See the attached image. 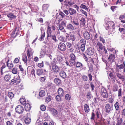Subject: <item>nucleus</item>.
<instances>
[{
    "label": "nucleus",
    "instance_id": "obj_5",
    "mask_svg": "<svg viewBox=\"0 0 125 125\" xmlns=\"http://www.w3.org/2000/svg\"><path fill=\"white\" fill-rule=\"evenodd\" d=\"M27 73H29L31 74L32 75H35L34 72L35 70L34 68L32 66L28 67L27 68Z\"/></svg>",
    "mask_w": 125,
    "mask_h": 125
},
{
    "label": "nucleus",
    "instance_id": "obj_53",
    "mask_svg": "<svg viewBox=\"0 0 125 125\" xmlns=\"http://www.w3.org/2000/svg\"><path fill=\"white\" fill-rule=\"evenodd\" d=\"M109 23H108V24L105 23L104 24V26L105 27L106 29L107 30H108L109 28Z\"/></svg>",
    "mask_w": 125,
    "mask_h": 125
},
{
    "label": "nucleus",
    "instance_id": "obj_30",
    "mask_svg": "<svg viewBox=\"0 0 125 125\" xmlns=\"http://www.w3.org/2000/svg\"><path fill=\"white\" fill-rule=\"evenodd\" d=\"M22 60L25 63H26L28 59L26 55H24L22 56Z\"/></svg>",
    "mask_w": 125,
    "mask_h": 125
},
{
    "label": "nucleus",
    "instance_id": "obj_7",
    "mask_svg": "<svg viewBox=\"0 0 125 125\" xmlns=\"http://www.w3.org/2000/svg\"><path fill=\"white\" fill-rule=\"evenodd\" d=\"M52 31L51 30V28L49 26H48L47 30V39L48 40H49V38L51 36V33Z\"/></svg>",
    "mask_w": 125,
    "mask_h": 125
},
{
    "label": "nucleus",
    "instance_id": "obj_23",
    "mask_svg": "<svg viewBox=\"0 0 125 125\" xmlns=\"http://www.w3.org/2000/svg\"><path fill=\"white\" fill-rule=\"evenodd\" d=\"M58 93L59 95L62 97L63 95L64 92L63 89L62 88H59L58 90Z\"/></svg>",
    "mask_w": 125,
    "mask_h": 125
},
{
    "label": "nucleus",
    "instance_id": "obj_42",
    "mask_svg": "<svg viewBox=\"0 0 125 125\" xmlns=\"http://www.w3.org/2000/svg\"><path fill=\"white\" fill-rule=\"evenodd\" d=\"M41 33H42V31L41 29ZM43 34H42L41 36L40 37V40H41L40 41H41L43 40V39L44 38V37L45 36V32H44V31H43Z\"/></svg>",
    "mask_w": 125,
    "mask_h": 125
},
{
    "label": "nucleus",
    "instance_id": "obj_55",
    "mask_svg": "<svg viewBox=\"0 0 125 125\" xmlns=\"http://www.w3.org/2000/svg\"><path fill=\"white\" fill-rule=\"evenodd\" d=\"M82 65V64L81 62H77L76 64V66L77 67H79Z\"/></svg>",
    "mask_w": 125,
    "mask_h": 125
},
{
    "label": "nucleus",
    "instance_id": "obj_24",
    "mask_svg": "<svg viewBox=\"0 0 125 125\" xmlns=\"http://www.w3.org/2000/svg\"><path fill=\"white\" fill-rule=\"evenodd\" d=\"M2 66L1 68L0 73L1 75L3 74V69H4L6 67L5 64V63H3L2 61H1L0 62Z\"/></svg>",
    "mask_w": 125,
    "mask_h": 125
},
{
    "label": "nucleus",
    "instance_id": "obj_34",
    "mask_svg": "<svg viewBox=\"0 0 125 125\" xmlns=\"http://www.w3.org/2000/svg\"><path fill=\"white\" fill-rule=\"evenodd\" d=\"M20 103L22 105H24L26 103V101L23 98H21L20 99Z\"/></svg>",
    "mask_w": 125,
    "mask_h": 125
},
{
    "label": "nucleus",
    "instance_id": "obj_49",
    "mask_svg": "<svg viewBox=\"0 0 125 125\" xmlns=\"http://www.w3.org/2000/svg\"><path fill=\"white\" fill-rule=\"evenodd\" d=\"M122 122V119L121 118L119 120H118L116 125H120Z\"/></svg>",
    "mask_w": 125,
    "mask_h": 125
},
{
    "label": "nucleus",
    "instance_id": "obj_35",
    "mask_svg": "<svg viewBox=\"0 0 125 125\" xmlns=\"http://www.w3.org/2000/svg\"><path fill=\"white\" fill-rule=\"evenodd\" d=\"M75 60L70 59V63L72 66H73L75 65Z\"/></svg>",
    "mask_w": 125,
    "mask_h": 125
},
{
    "label": "nucleus",
    "instance_id": "obj_10",
    "mask_svg": "<svg viewBox=\"0 0 125 125\" xmlns=\"http://www.w3.org/2000/svg\"><path fill=\"white\" fill-rule=\"evenodd\" d=\"M52 69L53 72L57 73L60 70V67L56 65H54L52 67Z\"/></svg>",
    "mask_w": 125,
    "mask_h": 125
},
{
    "label": "nucleus",
    "instance_id": "obj_59",
    "mask_svg": "<svg viewBox=\"0 0 125 125\" xmlns=\"http://www.w3.org/2000/svg\"><path fill=\"white\" fill-rule=\"evenodd\" d=\"M90 85L91 88V90L92 91H93L95 86L94 84L92 82L90 83Z\"/></svg>",
    "mask_w": 125,
    "mask_h": 125
},
{
    "label": "nucleus",
    "instance_id": "obj_31",
    "mask_svg": "<svg viewBox=\"0 0 125 125\" xmlns=\"http://www.w3.org/2000/svg\"><path fill=\"white\" fill-rule=\"evenodd\" d=\"M25 108L26 111H29L31 109V106L28 103L25 104Z\"/></svg>",
    "mask_w": 125,
    "mask_h": 125
},
{
    "label": "nucleus",
    "instance_id": "obj_19",
    "mask_svg": "<svg viewBox=\"0 0 125 125\" xmlns=\"http://www.w3.org/2000/svg\"><path fill=\"white\" fill-rule=\"evenodd\" d=\"M84 110L86 113H88L90 111L89 105L87 104H85L84 105Z\"/></svg>",
    "mask_w": 125,
    "mask_h": 125
},
{
    "label": "nucleus",
    "instance_id": "obj_51",
    "mask_svg": "<svg viewBox=\"0 0 125 125\" xmlns=\"http://www.w3.org/2000/svg\"><path fill=\"white\" fill-rule=\"evenodd\" d=\"M80 42L82 44L81 45H85L86 44V41L85 40L83 39H81L80 41Z\"/></svg>",
    "mask_w": 125,
    "mask_h": 125
},
{
    "label": "nucleus",
    "instance_id": "obj_40",
    "mask_svg": "<svg viewBox=\"0 0 125 125\" xmlns=\"http://www.w3.org/2000/svg\"><path fill=\"white\" fill-rule=\"evenodd\" d=\"M9 97L10 99L12 98L14 96V94L11 92H9L8 94Z\"/></svg>",
    "mask_w": 125,
    "mask_h": 125
},
{
    "label": "nucleus",
    "instance_id": "obj_33",
    "mask_svg": "<svg viewBox=\"0 0 125 125\" xmlns=\"http://www.w3.org/2000/svg\"><path fill=\"white\" fill-rule=\"evenodd\" d=\"M43 73V70L42 69H38L37 70V75H40L42 74Z\"/></svg>",
    "mask_w": 125,
    "mask_h": 125
},
{
    "label": "nucleus",
    "instance_id": "obj_45",
    "mask_svg": "<svg viewBox=\"0 0 125 125\" xmlns=\"http://www.w3.org/2000/svg\"><path fill=\"white\" fill-rule=\"evenodd\" d=\"M105 56L104 55L102 56V60L103 61V62L106 63L107 65V64L108 63V62L105 59Z\"/></svg>",
    "mask_w": 125,
    "mask_h": 125
},
{
    "label": "nucleus",
    "instance_id": "obj_16",
    "mask_svg": "<svg viewBox=\"0 0 125 125\" xmlns=\"http://www.w3.org/2000/svg\"><path fill=\"white\" fill-rule=\"evenodd\" d=\"M117 76L120 79L122 80L123 81L124 80V78L123 76L121 75L120 73H119L118 72H117L116 73Z\"/></svg>",
    "mask_w": 125,
    "mask_h": 125
},
{
    "label": "nucleus",
    "instance_id": "obj_39",
    "mask_svg": "<svg viewBox=\"0 0 125 125\" xmlns=\"http://www.w3.org/2000/svg\"><path fill=\"white\" fill-rule=\"evenodd\" d=\"M80 7L81 8L85 9L86 10H88V9L87 7L85 5L83 4L80 5Z\"/></svg>",
    "mask_w": 125,
    "mask_h": 125
},
{
    "label": "nucleus",
    "instance_id": "obj_43",
    "mask_svg": "<svg viewBox=\"0 0 125 125\" xmlns=\"http://www.w3.org/2000/svg\"><path fill=\"white\" fill-rule=\"evenodd\" d=\"M59 39L60 41L63 42H65L64 38L62 36H60L59 37Z\"/></svg>",
    "mask_w": 125,
    "mask_h": 125
},
{
    "label": "nucleus",
    "instance_id": "obj_6",
    "mask_svg": "<svg viewBox=\"0 0 125 125\" xmlns=\"http://www.w3.org/2000/svg\"><path fill=\"white\" fill-rule=\"evenodd\" d=\"M105 112L107 113L110 112L111 110H113L112 106L111 107L109 104H107L105 106Z\"/></svg>",
    "mask_w": 125,
    "mask_h": 125
},
{
    "label": "nucleus",
    "instance_id": "obj_20",
    "mask_svg": "<svg viewBox=\"0 0 125 125\" xmlns=\"http://www.w3.org/2000/svg\"><path fill=\"white\" fill-rule=\"evenodd\" d=\"M9 59L7 61V66L8 67L9 69H11L13 66V65L12 62H9Z\"/></svg>",
    "mask_w": 125,
    "mask_h": 125
},
{
    "label": "nucleus",
    "instance_id": "obj_36",
    "mask_svg": "<svg viewBox=\"0 0 125 125\" xmlns=\"http://www.w3.org/2000/svg\"><path fill=\"white\" fill-rule=\"evenodd\" d=\"M95 113L96 115L97 116V118H99L100 117V113L99 111V109H96L95 111Z\"/></svg>",
    "mask_w": 125,
    "mask_h": 125
},
{
    "label": "nucleus",
    "instance_id": "obj_60",
    "mask_svg": "<svg viewBox=\"0 0 125 125\" xmlns=\"http://www.w3.org/2000/svg\"><path fill=\"white\" fill-rule=\"evenodd\" d=\"M85 45H81V49L82 52H84L85 50Z\"/></svg>",
    "mask_w": 125,
    "mask_h": 125
},
{
    "label": "nucleus",
    "instance_id": "obj_54",
    "mask_svg": "<svg viewBox=\"0 0 125 125\" xmlns=\"http://www.w3.org/2000/svg\"><path fill=\"white\" fill-rule=\"evenodd\" d=\"M27 55L28 56V60L29 61H30V60L31 59V55L30 52H29V51H27Z\"/></svg>",
    "mask_w": 125,
    "mask_h": 125
},
{
    "label": "nucleus",
    "instance_id": "obj_12",
    "mask_svg": "<svg viewBox=\"0 0 125 125\" xmlns=\"http://www.w3.org/2000/svg\"><path fill=\"white\" fill-rule=\"evenodd\" d=\"M10 19L12 20L14 19H15L16 18V16L12 12L10 13L7 15Z\"/></svg>",
    "mask_w": 125,
    "mask_h": 125
},
{
    "label": "nucleus",
    "instance_id": "obj_11",
    "mask_svg": "<svg viewBox=\"0 0 125 125\" xmlns=\"http://www.w3.org/2000/svg\"><path fill=\"white\" fill-rule=\"evenodd\" d=\"M83 35L84 38L86 40H88L90 38V35L87 32H85L83 34Z\"/></svg>",
    "mask_w": 125,
    "mask_h": 125
},
{
    "label": "nucleus",
    "instance_id": "obj_15",
    "mask_svg": "<svg viewBox=\"0 0 125 125\" xmlns=\"http://www.w3.org/2000/svg\"><path fill=\"white\" fill-rule=\"evenodd\" d=\"M11 78V75L9 74H6L4 77V81L6 82H8Z\"/></svg>",
    "mask_w": 125,
    "mask_h": 125
},
{
    "label": "nucleus",
    "instance_id": "obj_58",
    "mask_svg": "<svg viewBox=\"0 0 125 125\" xmlns=\"http://www.w3.org/2000/svg\"><path fill=\"white\" fill-rule=\"evenodd\" d=\"M52 38L55 42H56L57 41V39H56V37L55 35L52 36Z\"/></svg>",
    "mask_w": 125,
    "mask_h": 125
},
{
    "label": "nucleus",
    "instance_id": "obj_25",
    "mask_svg": "<svg viewBox=\"0 0 125 125\" xmlns=\"http://www.w3.org/2000/svg\"><path fill=\"white\" fill-rule=\"evenodd\" d=\"M45 95V91L43 90H41L39 93V96L41 97L44 96Z\"/></svg>",
    "mask_w": 125,
    "mask_h": 125
},
{
    "label": "nucleus",
    "instance_id": "obj_27",
    "mask_svg": "<svg viewBox=\"0 0 125 125\" xmlns=\"http://www.w3.org/2000/svg\"><path fill=\"white\" fill-rule=\"evenodd\" d=\"M54 83L57 85H59L61 83V81L58 78H56L54 80Z\"/></svg>",
    "mask_w": 125,
    "mask_h": 125
},
{
    "label": "nucleus",
    "instance_id": "obj_14",
    "mask_svg": "<svg viewBox=\"0 0 125 125\" xmlns=\"http://www.w3.org/2000/svg\"><path fill=\"white\" fill-rule=\"evenodd\" d=\"M59 75L63 79L66 78L67 76L66 73L63 71L60 72L59 73Z\"/></svg>",
    "mask_w": 125,
    "mask_h": 125
},
{
    "label": "nucleus",
    "instance_id": "obj_2",
    "mask_svg": "<svg viewBox=\"0 0 125 125\" xmlns=\"http://www.w3.org/2000/svg\"><path fill=\"white\" fill-rule=\"evenodd\" d=\"M17 113L19 114H22L24 111L23 107L21 105L17 106L15 109Z\"/></svg>",
    "mask_w": 125,
    "mask_h": 125
},
{
    "label": "nucleus",
    "instance_id": "obj_8",
    "mask_svg": "<svg viewBox=\"0 0 125 125\" xmlns=\"http://www.w3.org/2000/svg\"><path fill=\"white\" fill-rule=\"evenodd\" d=\"M76 0H65V2L66 3L68 6H71L75 3Z\"/></svg>",
    "mask_w": 125,
    "mask_h": 125
},
{
    "label": "nucleus",
    "instance_id": "obj_56",
    "mask_svg": "<svg viewBox=\"0 0 125 125\" xmlns=\"http://www.w3.org/2000/svg\"><path fill=\"white\" fill-rule=\"evenodd\" d=\"M67 51H68L69 52H73L74 51V49L73 47H72L71 48H70L68 49H67Z\"/></svg>",
    "mask_w": 125,
    "mask_h": 125
},
{
    "label": "nucleus",
    "instance_id": "obj_21",
    "mask_svg": "<svg viewBox=\"0 0 125 125\" xmlns=\"http://www.w3.org/2000/svg\"><path fill=\"white\" fill-rule=\"evenodd\" d=\"M68 11L70 15H72L76 14V11L74 9L69 8L68 9Z\"/></svg>",
    "mask_w": 125,
    "mask_h": 125
},
{
    "label": "nucleus",
    "instance_id": "obj_64",
    "mask_svg": "<svg viewBox=\"0 0 125 125\" xmlns=\"http://www.w3.org/2000/svg\"><path fill=\"white\" fill-rule=\"evenodd\" d=\"M122 89L121 88L118 91V96L119 97L121 96H122Z\"/></svg>",
    "mask_w": 125,
    "mask_h": 125
},
{
    "label": "nucleus",
    "instance_id": "obj_47",
    "mask_svg": "<svg viewBox=\"0 0 125 125\" xmlns=\"http://www.w3.org/2000/svg\"><path fill=\"white\" fill-rule=\"evenodd\" d=\"M72 22L75 25L78 26H79V23L78 21H73Z\"/></svg>",
    "mask_w": 125,
    "mask_h": 125
},
{
    "label": "nucleus",
    "instance_id": "obj_4",
    "mask_svg": "<svg viewBox=\"0 0 125 125\" xmlns=\"http://www.w3.org/2000/svg\"><path fill=\"white\" fill-rule=\"evenodd\" d=\"M58 48L59 50L64 51L66 50V46L64 43L61 42L59 44Z\"/></svg>",
    "mask_w": 125,
    "mask_h": 125
},
{
    "label": "nucleus",
    "instance_id": "obj_41",
    "mask_svg": "<svg viewBox=\"0 0 125 125\" xmlns=\"http://www.w3.org/2000/svg\"><path fill=\"white\" fill-rule=\"evenodd\" d=\"M12 72L14 74H17L18 72L17 69L15 68H13L12 70Z\"/></svg>",
    "mask_w": 125,
    "mask_h": 125
},
{
    "label": "nucleus",
    "instance_id": "obj_1",
    "mask_svg": "<svg viewBox=\"0 0 125 125\" xmlns=\"http://www.w3.org/2000/svg\"><path fill=\"white\" fill-rule=\"evenodd\" d=\"M20 82V77L19 75L16 77H14V79L11 80V83L14 85L19 83Z\"/></svg>",
    "mask_w": 125,
    "mask_h": 125
},
{
    "label": "nucleus",
    "instance_id": "obj_62",
    "mask_svg": "<svg viewBox=\"0 0 125 125\" xmlns=\"http://www.w3.org/2000/svg\"><path fill=\"white\" fill-rule=\"evenodd\" d=\"M66 44L67 47L68 48H70L72 45L71 43L68 42L66 43Z\"/></svg>",
    "mask_w": 125,
    "mask_h": 125
},
{
    "label": "nucleus",
    "instance_id": "obj_22",
    "mask_svg": "<svg viewBox=\"0 0 125 125\" xmlns=\"http://www.w3.org/2000/svg\"><path fill=\"white\" fill-rule=\"evenodd\" d=\"M96 46L97 47H98L99 49L101 50H102L103 48L105 47L104 46H103L102 44L99 42L97 43Z\"/></svg>",
    "mask_w": 125,
    "mask_h": 125
},
{
    "label": "nucleus",
    "instance_id": "obj_50",
    "mask_svg": "<svg viewBox=\"0 0 125 125\" xmlns=\"http://www.w3.org/2000/svg\"><path fill=\"white\" fill-rule=\"evenodd\" d=\"M45 53L43 51H41L40 54V58H41L43 57L45 55Z\"/></svg>",
    "mask_w": 125,
    "mask_h": 125
},
{
    "label": "nucleus",
    "instance_id": "obj_63",
    "mask_svg": "<svg viewBox=\"0 0 125 125\" xmlns=\"http://www.w3.org/2000/svg\"><path fill=\"white\" fill-rule=\"evenodd\" d=\"M100 40L101 42H102L103 43H104L105 42V40L102 37L100 36L99 37Z\"/></svg>",
    "mask_w": 125,
    "mask_h": 125
},
{
    "label": "nucleus",
    "instance_id": "obj_3",
    "mask_svg": "<svg viewBox=\"0 0 125 125\" xmlns=\"http://www.w3.org/2000/svg\"><path fill=\"white\" fill-rule=\"evenodd\" d=\"M101 95L104 98H106L108 96L107 91L104 88H101Z\"/></svg>",
    "mask_w": 125,
    "mask_h": 125
},
{
    "label": "nucleus",
    "instance_id": "obj_61",
    "mask_svg": "<svg viewBox=\"0 0 125 125\" xmlns=\"http://www.w3.org/2000/svg\"><path fill=\"white\" fill-rule=\"evenodd\" d=\"M66 21H63L62 22L61 24H60L64 26H66Z\"/></svg>",
    "mask_w": 125,
    "mask_h": 125
},
{
    "label": "nucleus",
    "instance_id": "obj_44",
    "mask_svg": "<svg viewBox=\"0 0 125 125\" xmlns=\"http://www.w3.org/2000/svg\"><path fill=\"white\" fill-rule=\"evenodd\" d=\"M87 98L89 99H90L91 98V94L90 92H88L86 95Z\"/></svg>",
    "mask_w": 125,
    "mask_h": 125
},
{
    "label": "nucleus",
    "instance_id": "obj_38",
    "mask_svg": "<svg viewBox=\"0 0 125 125\" xmlns=\"http://www.w3.org/2000/svg\"><path fill=\"white\" fill-rule=\"evenodd\" d=\"M70 59L75 60L76 57L75 55L73 53L71 54L70 56Z\"/></svg>",
    "mask_w": 125,
    "mask_h": 125
},
{
    "label": "nucleus",
    "instance_id": "obj_28",
    "mask_svg": "<svg viewBox=\"0 0 125 125\" xmlns=\"http://www.w3.org/2000/svg\"><path fill=\"white\" fill-rule=\"evenodd\" d=\"M31 119L30 118L26 117L24 121L25 123L27 124H29L31 122Z\"/></svg>",
    "mask_w": 125,
    "mask_h": 125
},
{
    "label": "nucleus",
    "instance_id": "obj_26",
    "mask_svg": "<svg viewBox=\"0 0 125 125\" xmlns=\"http://www.w3.org/2000/svg\"><path fill=\"white\" fill-rule=\"evenodd\" d=\"M59 28L60 31L63 32H66V31L64 29V28L63 26L59 24Z\"/></svg>",
    "mask_w": 125,
    "mask_h": 125
},
{
    "label": "nucleus",
    "instance_id": "obj_29",
    "mask_svg": "<svg viewBox=\"0 0 125 125\" xmlns=\"http://www.w3.org/2000/svg\"><path fill=\"white\" fill-rule=\"evenodd\" d=\"M49 110L52 112V113L55 115H57L58 112L57 111L53 108H51Z\"/></svg>",
    "mask_w": 125,
    "mask_h": 125
},
{
    "label": "nucleus",
    "instance_id": "obj_9",
    "mask_svg": "<svg viewBox=\"0 0 125 125\" xmlns=\"http://www.w3.org/2000/svg\"><path fill=\"white\" fill-rule=\"evenodd\" d=\"M86 52L88 55L91 56L94 53V49L92 48H90L86 51Z\"/></svg>",
    "mask_w": 125,
    "mask_h": 125
},
{
    "label": "nucleus",
    "instance_id": "obj_32",
    "mask_svg": "<svg viewBox=\"0 0 125 125\" xmlns=\"http://www.w3.org/2000/svg\"><path fill=\"white\" fill-rule=\"evenodd\" d=\"M51 96L50 94L48 93L46 100L47 103L49 102L51 100Z\"/></svg>",
    "mask_w": 125,
    "mask_h": 125
},
{
    "label": "nucleus",
    "instance_id": "obj_17",
    "mask_svg": "<svg viewBox=\"0 0 125 125\" xmlns=\"http://www.w3.org/2000/svg\"><path fill=\"white\" fill-rule=\"evenodd\" d=\"M66 29L69 30L73 31L74 29V26L71 24H68L66 26Z\"/></svg>",
    "mask_w": 125,
    "mask_h": 125
},
{
    "label": "nucleus",
    "instance_id": "obj_52",
    "mask_svg": "<svg viewBox=\"0 0 125 125\" xmlns=\"http://www.w3.org/2000/svg\"><path fill=\"white\" fill-rule=\"evenodd\" d=\"M55 98L56 100L58 102L61 101V96L59 95H57L56 97Z\"/></svg>",
    "mask_w": 125,
    "mask_h": 125
},
{
    "label": "nucleus",
    "instance_id": "obj_46",
    "mask_svg": "<svg viewBox=\"0 0 125 125\" xmlns=\"http://www.w3.org/2000/svg\"><path fill=\"white\" fill-rule=\"evenodd\" d=\"M40 109L42 111H45L46 109V107L45 106L43 105H42L40 107Z\"/></svg>",
    "mask_w": 125,
    "mask_h": 125
},
{
    "label": "nucleus",
    "instance_id": "obj_13",
    "mask_svg": "<svg viewBox=\"0 0 125 125\" xmlns=\"http://www.w3.org/2000/svg\"><path fill=\"white\" fill-rule=\"evenodd\" d=\"M49 7V5L48 4H44L42 6V10L44 12L47 11Z\"/></svg>",
    "mask_w": 125,
    "mask_h": 125
},
{
    "label": "nucleus",
    "instance_id": "obj_48",
    "mask_svg": "<svg viewBox=\"0 0 125 125\" xmlns=\"http://www.w3.org/2000/svg\"><path fill=\"white\" fill-rule=\"evenodd\" d=\"M80 24L83 26H84L85 25V20L83 18H81L80 20Z\"/></svg>",
    "mask_w": 125,
    "mask_h": 125
},
{
    "label": "nucleus",
    "instance_id": "obj_18",
    "mask_svg": "<svg viewBox=\"0 0 125 125\" xmlns=\"http://www.w3.org/2000/svg\"><path fill=\"white\" fill-rule=\"evenodd\" d=\"M115 58V55L111 54L109 55V57L108 58V59L110 62H113Z\"/></svg>",
    "mask_w": 125,
    "mask_h": 125
},
{
    "label": "nucleus",
    "instance_id": "obj_37",
    "mask_svg": "<svg viewBox=\"0 0 125 125\" xmlns=\"http://www.w3.org/2000/svg\"><path fill=\"white\" fill-rule=\"evenodd\" d=\"M115 107V109L116 111H117L119 110V103L117 102L114 105Z\"/></svg>",
    "mask_w": 125,
    "mask_h": 125
},
{
    "label": "nucleus",
    "instance_id": "obj_57",
    "mask_svg": "<svg viewBox=\"0 0 125 125\" xmlns=\"http://www.w3.org/2000/svg\"><path fill=\"white\" fill-rule=\"evenodd\" d=\"M6 125H13V124L12 121H8L6 123Z\"/></svg>",
    "mask_w": 125,
    "mask_h": 125
}]
</instances>
